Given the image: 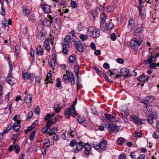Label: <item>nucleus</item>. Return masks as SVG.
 Listing matches in <instances>:
<instances>
[{"instance_id":"obj_45","label":"nucleus","mask_w":159,"mask_h":159,"mask_svg":"<svg viewBox=\"0 0 159 159\" xmlns=\"http://www.w3.org/2000/svg\"><path fill=\"white\" fill-rule=\"evenodd\" d=\"M149 67L152 69H155L157 67V63L155 62H152L150 64Z\"/></svg>"},{"instance_id":"obj_22","label":"nucleus","mask_w":159,"mask_h":159,"mask_svg":"<svg viewBox=\"0 0 159 159\" xmlns=\"http://www.w3.org/2000/svg\"><path fill=\"white\" fill-rule=\"evenodd\" d=\"M51 133H50L49 132H48V134L50 136L52 135L53 134L56 135L58 132V130L57 127H54L51 129Z\"/></svg>"},{"instance_id":"obj_48","label":"nucleus","mask_w":159,"mask_h":159,"mask_svg":"<svg viewBox=\"0 0 159 159\" xmlns=\"http://www.w3.org/2000/svg\"><path fill=\"white\" fill-rule=\"evenodd\" d=\"M153 118H152L151 116L150 115H148L147 119V121L148 122V123L150 124H152L153 122Z\"/></svg>"},{"instance_id":"obj_50","label":"nucleus","mask_w":159,"mask_h":159,"mask_svg":"<svg viewBox=\"0 0 159 159\" xmlns=\"http://www.w3.org/2000/svg\"><path fill=\"white\" fill-rule=\"evenodd\" d=\"M45 26L47 27H49L51 26L50 21L47 18L45 19Z\"/></svg>"},{"instance_id":"obj_16","label":"nucleus","mask_w":159,"mask_h":159,"mask_svg":"<svg viewBox=\"0 0 159 159\" xmlns=\"http://www.w3.org/2000/svg\"><path fill=\"white\" fill-rule=\"evenodd\" d=\"M107 142L106 141L103 140L99 143V146L101 149L103 150H105L107 147Z\"/></svg>"},{"instance_id":"obj_33","label":"nucleus","mask_w":159,"mask_h":159,"mask_svg":"<svg viewBox=\"0 0 159 159\" xmlns=\"http://www.w3.org/2000/svg\"><path fill=\"white\" fill-rule=\"evenodd\" d=\"M70 77H69L68 75L66 74H64L63 75V79L64 80V82L66 83L68 82H70Z\"/></svg>"},{"instance_id":"obj_32","label":"nucleus","mask_w":159,"mask_h":159,"mask_svg":"<svg viewBox=\"0 0 159 159\" xmlns=\"http://www.w3.org/2000/svg\"><path fill=\"white\" fill-rule=\"evenodd\" d=\"M19 126V125L17 124V123H14L13 126V130L16 132L18 131L20 128V126Z\"/></svg>"},{"instance_id":"obj_27","label":"nucleus","mask_w":159,"mask_h":159,"mask_svg":"<svg viewBox=\"0 0 159 159\" xmlns=\"http://www.w3.org/2000/svg\"><path fill=\"white\" fill-rule=\"evenodd\" d=\"M119 120V118L118 116H114L111 115V116L110 121L112 122H116L118 121Z\"/></svg>"},{"instance_id":"obj_15","label":"nucleus","mask_w":159,"mask_h":159,"mask_svg":"<svg viewBox=\"0 0 159 159\" xmlns=\"http://www.w3.org/2000/svg\"><path fill=\"white\" fill-rule=\"evenodd\" d=\"M135 26L134 21L133 19L129 20L128 24V28L131 30H133Z\"/></svg>"},{"instance_id":"obj_30","label":"nucleus","mask_w":159,"mask_h":159,"mask_svg":"<svg viewBox=\"0 0 159 159\" xmlns=\"http://www.w3.org/2000/svg\"><path fill=\"white\" fill-rule=\"evenodd\" d=\"M145 75L144 74H143L142 75H140L138 80L139 82L144 83L146 81V79H145Z\"/></svg>"},{"instance_id":"obj_3","label":"nucleus","mask_w":159,"mask_h":159,"mask_svg":"<svg viewBox=\"0 0 159 159\" xmlns=\"http://www.w3.org/2000/svg\"><path fill=\"white\" fill-rule=\"evenodd\" d=\"M75 45L76 46L77 50L80 52H81L83 50L84 47L80 40L77 38H75L72 40Z\"/></svg>"},{"instance_id":"obj_38","label":"nucleus","mask_w":159,"mask_h":159,"mask_svg":"<svg viewBox=\"0 0 159 159\" xmlns=\"http://www.w3.org/2000/svg\"><path fill=\"white\" fill-rule=\"evenodd\" d=\"M88 36L87 35L81 34L80 36V38L83 41H85L88 38Z\"/></svg>"},{"instance_id":"obj_63","label":"nucleus","mask_w":159,"mask_h":159,"mask_svg":"<svg viewBox=\"0 0 159 159\" xmlns=\"http://www.w3.org/2000/svg\"><path fill=\"white\" fill-rule=\"evenodd\" d=\"M19 134H14L13 137L11 138V139L12 140H15L17 141V138L18 137Z\"/></svg>"},{"instance_id":"obj_59","label":"nucleus","mask_w":159,"mask_h":159,"mask_svg":"<svg viewBox=\"0 0 159 159\" xmlns=\"http://www.w3.org/2000/svg\"><path fill=\"white\" fill-rule=\"evenodd\" d=\"M114 24L111 22H110L108 25V30H112L114 27Z\"/></svg>"},{"instance_id":"obj_43","label":"nucleus","mask_w":159,"mask_h":159,"mask_svg":"<svg viewBox=\"0 0 159 159\" xmlns=\"http://www.w3.org/2000/svg\"><path fill=\"white\" fill-rule=\"evenodd\" d=\"M36 131L34 130L30 135L29 136V139L30 140H32L34 138L35 134H36Z\"/></svg>"},{"instance_id":"obj_21","label":"nucleus","mask_w":159,"mask_h":159,"mask_svg":"<svg viewBox=\"0 0 159 159\" xmlns=\"http://www.w3.org/2000/svg\"><path fill=\"white\" fill-rule=\"evenodd\" d=\"M145 98L146 99V101H147V102L149 103V102H153L155 100V98L153 96H149L146 97Z\"/></svg>"},{"instance_id":"obj_18","label":"nucleus","mask_w":159,"mask_h":159,"mask_svg":"<svg viewBox=\"0 0 159 159\" xmlns=\"http://www.w3.org/2000/svg\"><path fill=\"white\" fill-rule=\"evenodd\" d=\"M36 52L38 55H43V48L41 47V46H39V47L37 48Z\"/></svg>"},{"instance_id":"obj_37","label":"nucleus","mask_w":159,"mask_h":159,"mask_svg":"<svg viewBox=\"0 0 159 159\" xmlns=\"http://www.w3.org/2000/svg\"><path fill=\"white\" fill-rule=\"evenodd\" d=\"M114 9V7L113 6H107L106 7V10L107 12H112Z\"/></svg>"},{"instance_id":"obj_55","label":"nucleus","mask_w":159,"mask_h":159,"mask_svg":"<svg viewBox=\"0 0 159 159\" xmlns=\"http://www.w3.org/2000/svg\"><path fill=\"white\" fill-rule=\"evenodd\" d=\"M0 14L2 16H4L5 14V11L4 6H1V11H0Z\"/></svg>"},{"instance_id":"obj_1","label":"nucleus","mask_w":159,"mask_h":159,"mask_svg":"<svg viewBox=\"0 0 159 159\" xmlns=\"http://www.w3.org/2000/svg\"><path fill=\"white\" fill-rule=\"evenodd\" d=\"M75 104L73 103L71 105V107L68 108L65 111H64V114L66 118H69L71 115L73 117H75V116L78 115L76 112L75 108Z\"/></svg>"},{"instance_id":"obj_8","label":"nucleus","mask_w":159,"mask_h":159,"mask_svg":"<svg viewBox=\"0 0 159 159\" xmlns=\"http://www.w3.org/2000/svg\"><path fill=\"white\" fill-rule=\"evenodd\" d=\"M32 98V95L31 94H28L24 99V101L27 104L28 107H30L31 106V103Z\"/></svg>"},{"instance_id":"obj_5","label":"nucleus","mask_w":159,"mask_h":159,"mask_svg":"<svg viewBox=\"0 0 159 159\" xmlns=\"http://www.w3.org/2000/svg\"><path fill=\"white\" fill-rule=\"evenodd\" d=\"M100 36L99 30L95 27H90V36L94 38H97Z\"/></svg>"},{"instance_id":"obj_19","label":"nucleus","mask_w":159,"mask_h":159,"mask_svg":"<svg viewBox=\"0 0 159 159\" xmlns=\"http://www.w3.org/2000/svg\"><path fill=\"white\" fill-rule=\"evenodd\" d=\"M35 78V75L34 73H31L27 75V79L29 80L30 82H33Z\"/></svg>"},{"instance_id":"obj_47","label":"nucleus","mask_w":159,"mask_h":159,"mask_svg":"<svg viewBox=\"0 0 159 159\" xmlns=\"http://www.w3.org/2000/svg\"><path fill=\"white\" fill-rule=\"evenodd\" d=\"M155 52L153 51V52H151L150 54H151L152 56V57L153 59V61L156 62L157 59V57L155 53Z\"/></svg>"},{"instance_id":"obj_49","label":"nucleus","mask_w":159,"mask_h":159,"mask_svg":"<svg viewBox=\"0 0 159 159\" xmlns=\"http://www.w3.org/2000/svg\"><path fill=\"white\" fill-rule=\"evenodd\" d=\"M91 111L92 113L93 114H96L97 112L96 108L94 106H93V105L91 106Z\"/></svg>"},{"instance_id":"obj_56","label":"nucleus","mask_w":159,"mask_h":159,"mask_svg":"<svg viewBox=\"0 0 159 159\" xmlns=\"http://www.w3.org/2000/svg\"><path fill=\"white\" fill-rule=\"evenodd\" d=\"M52 117V115L48 113L46 114V116L44 118V120H49Z\"/></svg>"},{"instance_id":"obj_29","label":"nucleus","mask_w":159,"mask_h":159,"mask_svg":"<svg viewBox=\"0 0 159 159\" xmlns=\"http://www.w3.org/2000/svg\"><path fill=\"white\" fill-rule=\"evenodd\" d=\"M76 60V56L74 54L71 55L69 57V60L70 62L74 63Z\"/></svg>"},{"instance_id":"obj_28","label":"nucleus","mask_w":159,"mask_h":159,"mask_svg":"<svg viewBox=\"0 0 159 159\" xmlns=\"http://www.w3.org/2000/svg\"><path fill=\"white\" fill-rule=\"evenodd\" d=\"M88 146H89V143H87L84 145V147L85 149L84 151V154L87 155H89V150L88 149V148L86 147L87 145Z\"/></svg>"},{"instance_id":"obj_14","label":"nucleus","mask_w":159,"mask_h":159,"mask_svg":"<svg viewBox=\"0 0 159 159\" xmlns=\"http://www.w3.org/2000/svg\"><path fill=\"white\" fill-rule=\"evenodd\" d=\"M7 82L11 85H13L14 84V78L11 75H9L6 78Z\"/></svg>"},{"instance_id":"obj_54","label":"nucleus","mask_w":159,"mask_h":159,"mask_svg":"<svg viewBox=\"0 0 159 159\" xmlns=\"http://www.w3.org/2000/svg\"><path fill=\"white\" fill-rule=\"evenodd\" d=\"M63 48L62 50V52L65 54L66 55L69 52L68 50L66 48H67L66 47H64V46H63Z\"/></svg>"},{"instance_id":"obj_46","label":"nucleus","mask_w":159,"mask_h":159,"mask_svg":"<svg viewBox=\"0 0 159 159\" xmlns=\"http://www.w3.org/2000/svg\"><path fill=\"white\" fill-rule=\"evenodd\" d=\"M121 115L123 118L126 119L128 116V112L127 111H122Z\"/></svg>"},{"instance_id":"obj_64","label":"nucleus","mask_w":159,"mask_h":159,"mask_svg":"<svg viewBox=\"0 0 159 159\" xmlns=\"http://www.w3.org/2000/svg\"><path fill=\"white\" fill-rule=\"evenodd\" d=\"M2 27L3 29L5 30H8L9 29V26L7 24V25L5 23H3L2 25Z\"/></svg>"},{"instance_id":"obj_41","label":"nucleus","mask_w":159,"mask_h":159,"mask_svg":"<svg viewBox=\"0 0 159 159\" xmlns=\"http://www.w3.org/2000/svg\"><path fill=\"white\" fill-rule=\"evenodd\" d=\"M41 35L40 37V39L41 40H44L45 37V34L46 33H45L43 29L41 31L40 33Z\"/></svg>"},{"instance_id":"obj_39","label":"nucleus","mask_w":159,"mask_h":159,"mask_svg":"<svg viewBox=\"0 0 159 159\" xmlns=\"http://www.w3.org/2000/svg\"><path fill=\"white\" fill-rule=\"evenodd\" d=\"M77 142L75 139H72L69 144L70 146L71 147H73L76 145Z\"/></svg>"},{"instance_id":"obj_57","label":"nucleus","mask_w":159,"mask_h":159,"mask_svg":"<svg viewBox=\"0 0 159 159\" xmlns=\"http://www.w3.org/2000/svg\"><path fill=\"white\" fill-rule=\"evenodd\" d=\"M126 157V155L124 153L121 154L118 156L119 159H125Z\"/></svg>"},{"instance_id":"obj_23","label":"nucleus","mask_w":159,"mask_h":159,"mask_svg":"<svg viewBox=\"0 0 159 159\" xmlns=\"http://www.w3.org/2000/svg\"><path fill=\"white\" fill-rule=\"evenodd\" d=\"M98 13L96 9H93L91 12V15L93 17V20L94 21L95 19L98 17Z\"/></svg>"},{"instance_id":"obj_10","label":"nucleus","mask_w":159,"mask_h":159,"mask_svg":"<svg viewBox=\"0 0 159 159\" xmlns=\"http://www.w3.org/2000/svg\"><path fill=\"white\" fill-rule=\"evenodd\" d=\"M76 145L77 146L76 149L73 151L74 153H77L80 151L84 147L83 143L81 141L77 143Z\"/></svg>"},{"instance_id":"obj_2","label":"nucleus","mask_w":159,"mask_h":159,"mask_svg":"<svg viewBox=\"0 0 159 159\" xmlns=\"http://www.w3.org/2000/svg\"><path fill=\"white\" fill-rule=\"evenodd\" d=\"M109 131L116 133L120 129V126L118 127L117 125L114 123H109L108 125L106 124L105 126Z\"/></svg>"},{"instance_id":"obj_61","label":"nucleus","mask_w":159,"mask_h":159,"mask_svg":"<svg viewBox=\"0 0 159 159\" xmlns=\"http://www.w3.org/2000/svg\"><path fill=\"white\" fill-rule=\"evenodd\" d=\"M90 47L93 50H95L96 49V46L95 44L93 42H92L90 44Z\"/></svg>"},{"instance_id":"obj_31","label":"nucleus","mask_w":159,"mask_h":159,"mask_svg":"<svg viewBox=\"0 0 159 159\" xmlns=\"http://www.w3.org/2000/svg\"><path fill=\"white\" fill-rule=\"evenodd\" d=\"M77 120L79 123H83L85 120V119L83 116H79L77 119Z\"/></svg>"},{"instance_id":"obj_44","label":"nucleus","mask_w":159,"mask_h":159,"mask_svg":"<svg viewBox=\"0 0 159 159\" xmlns=\"http://www.w3.org/2000/svg\"><path fill=\"white\" fill-rule=\"evenodd\" d=\"M77 28L79 30L81 31L84 30V27L82 23H80L78 25Z\"/></svg>"},{"instance_id":"obj_26","label":"nucleus","mask_w":159,"mask_h":159,"mask_svg":"<svg viewBox=\"0 0 159 159\" xmlns=\"http://www.w3.org/2000/svg\"><path fill=\"white\" fill-rule=\"evenodd\" d=\"M132 41L134 43H136L138 46H139L141 44L142 41L140 38L136 39L134 38L132 40Z\"/></svg>"},{"instance_id":"obj_7","label":"nucleus","mask_w":159,"mask_h":159,"mask_svg":"<svg viewBox=\"0 0 159 159\" xmlns=\"http://www.w3.org/2000/svg\"><path fill=\"white\" fill-rule=\"evenodd\" d=\"M62 46L67 48H70L72 45L71 36L70 35L66 36L62 44Z\"/></svg>"},{"instance_id":"obj_13","label":"nucleus","mask_w":159,"mask_h":159,"mask_svg":"<svg viewBox=\"0 0 159 159\" xmlns=\"http://www.w3.org/2000/svg\"><path fill=\"white\" fill-rule=\"evenodd\" d=\"M21 11L22 12L24 16H27L30 15L31 14V12L30 10L28 8L25 6H23L22 7Z\"/></svg>"},{"instance_id":"obj_20","label":"nucleus","mask_w":159,"mask_h":159,"mask_svg":"<svg viewBox=\"0 0 159 159\" xmlns=\"http://www.w3.org/2000/svg\"><path fill=\"white\" fill-rule=\"evenodd\" d=\"M153 61V60L152 56L150 55H149L148 56V59L147 60H145L144 63L145 64H150Z\"/></svg>"},{"instance_id":"obj_40","label":"nucleus","mask_w":159,"mask_h":159,"mask_svg":"<svg viewBox=\"0 0 159 159\" xmlns=\"http://www.w3.org/2000/svg\"><path fill=\"white\" fill-rule=\"evenodd\" d=\"M14 151L15 153L17 154L20 151V147L18 144L14 146Z\"/></svg>"},{"instance_id":"obj_24","label":"nucleus","mask_w":159,"mask_h":159,"mask_svg":"<svg viewBox=\"0 0 159 159\" xmlns=\"http://www.w3.org/2000/svg\"><path fill=\"white\" fill-rule=\"evenodd\" d=\"M53 124L52 123V120L48 121L45 125V127L46 128V129H45V132H47V131L48 130V129H49L50 130V128L51 127V125Z\"/></svg>"},{"instance_id":"obj_9","label":"nucleus","mask_w":159,"mask_h":159,"mask_svg":"<svg viewBox=\"0 0 159 159\" xmlns=\"http://www.w3.org/2000/svg\"><path fill=\"white\" fill-rule=\"evenodd\" d=\"M121 75L123 77L131 76V75L129 74V70L128 69L123 67L121 68L120 71Z\"/></svg>"},{"instance_id":"obj_35","label":"nucleus","mask_w":159,"mask_h":159,"mask_svg":"<svg viewBox=\"0 0 159 159\" xmlns=\"http://www.w3.org/2000/svg\"><path fill=\"white\" fill-rule=\"evenodd\" d=\"M52 75L50 73H48L47 75L46 78L45 79V80L46 81H48L49 80H52Z\"/></svg>"},{"instance_id":"obj_42","label":"nucleus","mask_w":159,"mask_h":159,"mask_svg":"<svg viewBox=\"0 0 159 159\" xmlns=\"http://www.w3.org/2000/svg\"><path fill=\"white\" fill-rule=\"evenodd\" d=\"M125 140V139L124 138L122 137L118 139L117 142L119 144L122 145Z\"/></svg>"},{"instance_id":"obj_25","label":"nucleus","mask_w":159,"mask_h":159,"mask_svg":"<svg viewBox=\"0 0 159 159\" xmlns=\"http://www.w3.org/2000/svg\"><path fill=\"white\" fill-rule=\"evenodd\" d=\"M74 70L75 73V75L76 76H77V78L78 80L79 79V73L80 70L79 66L78 65H76L74 66Z\"/></svg>"},{"instance_id":"obj_36","label":"nucleus","mask_w":159,"mask_h":159,"mask_svg":"<svg viewBox=\"0 0 159 159\" xmlns=\"http://www.w3.org/2000/svg\"><path fill=\"white\" fill-rule=\"evenodd\" d=\"M152 136L155 139H159V130L155 131L152 135Z\"/></svg>"},{"instance_id":"obj_58","label":"nucleus","mask_w":159,"mask_h":159,"mask_svg":"<svg viewBox=\"0 0 159 159\" xmlns=\"http://www.w3.org/2000/svg\"><path fill=\"white\" fill-rule=\"evenodd\" d=\"M40 112V109L39 106H37L36 107V109L34 111V112L37 115H39Z\"/></svg>"},{"instance_id":"obj_17","label":"nucleus","mask_w":159,"mask_h":159,"mask_svg":"<svg viewBox=\"0 0 159 159\" xmlns=\"http://www.w3.org/2000/svg\"><path fill=\"white\" fill-rule=\"evenodd\" d=\"M131 118L133 120L135 123L141 125L142 124V122L139 120L138 117L135 115L131 116Z\"/></svg>"},{"instance_id":"obj_62","label":"nucleus","mask_w":159,"mask_h":159,"mask_svg":"<svg viewBox=\"0 0 159 159\" xmlns=\"http://www.w3.org/2000/svg\"><path fill=\"white\" fill-rule=\"evenodd\" d=\"M153 118H155L157 117V113L155 111H153L149 115Z\"/></svg>"},{"instance_id":"obj_34","label":"nucleus","mask_w":159,"mask_h":159,"mask_svg":"<svg viewBox=\"0 0 159 159\" xmlns=\"http://www.w3.org/2000/svg\"><path fill=\"white\" fill-rule=\"evenodd\" d=\"M130 46L131 48L136 52L138 51V48L137 45L135 43L130 42Z\"/></svg>"},{"instance_id":"obj_11","label":"nucleus","mask_w":159,"mask_h":159,"mask_svg":"<svg viewBox=\"0 0 159 159\" xmlns=\"http://www.w3.org/2000/svg\"><path fill=\"white\" fill-rule=\"evenodd\" d=\"M41 5L42 9L45 13L48 14L51 12V6L47 4L42 5L41 4Z\"/></svg>"},{"instance_id":"obj_53","label":"nucleus","mask_w":159,"mask_h":159,"mask_svg":"<svg viewBox=\"0 0 159 159\" xmlns=\"http://www.w3.org/2000/svg\"><path fill=\"white\" fill-rule=\"evenodd\" d=\"M111 38L112 41H115L117 38L116 35L115 33H112L110 36Z\"/></svg>"},{"instance_id":"obj_60","label":"nucleus","mask_w":159,"mask_h":159,"mask_svg":"<svg viewBox=\"0 0 159 159\" xmlns=\"http://www.w3.org/2000/svg\"><path fill=\"white\" fill-rule=\"evenodd\" d=\"M146 108L148 111L149 112H151L152 111V107L150 105V104L146 106Z\"/></svg>"},{"instance_id":"obj_12","label":"nucleus","mask_w":159,"mask_h":159,"mask_svg":"<svg viewBox=\"0 0 159 159\" xmlns=\"http://www.w3.org/2000/svg\"><path fill=\"white\" fill-rule=\"evenodd\" d=\"M66 73L70 77V83L72 85H74L75 84V78L73 74L71 71H69L68 70L66 71Z\"/></svg>"},{"instance_id":"obj_4","label":"nucleus","mask_w":159,"mask_h":159,"mask_svg":"<svg viewBox=\"0 0 159 159\" xmlns=\"http://www.w3.org/2000/svg\"><path fill=\"white\" fill-rule=\"evenodd\" d=\"M143 29V24H138L136 26L134 31V35L137 36V34L139 37H140L142 35L141 32Z\"/></svg>"},{"instance_id":"obj_51","label":"nucleus","mask_w":159,"mask_h":159,"mask_svg":"<svg viewBox=\"0 0 159 159\" xmlns=\"http://www.w3.org/2000/svg\"><path fill=\"white\" fill-rule=\"evenodd\" d=\"M56 81L57 82V83L56 84V86L58 88L60 87L61 83L60 78H58L57 79Z\"/></svg>"},{"instance_id":"obj_52","label":"nucleus","mask_w":159,"mask_h":159,"mask_svg":"<svg viewBox=\"0 0 159 159\" xmlns=\"http://www.w3.org/2000/svg\"><path fill=\"white\" fill-rule=\"evenodd\" d=\"M71 6L73 8H75L77 7V4L76 2L71 0Z\"/></svg>"},{"instance_id":"obj_6","label":"nucleus","mask_w":159,"mask_h":159,"mask_svg":"<svg viewBox=\"0 0 159 159\" xmlns=\"http://www.w3.org/2000/svg\"><path fill=\"white\" fill-rule=\"evenodd\" d=\"M101 21L100 23V29L103 31H105L106 29L107 24L105 23L106 19V16L103 13L100 17Z\"/></svg>"}]
</instances>
